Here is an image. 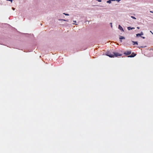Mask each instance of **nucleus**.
Masks as SVG:
<instances>
[{"label": "nucleus", "mask_w": 153, "mask_h": 153, "mask_svg": "<svg viewBox=\"0 0 153 153\" xmlns=\"http://www.w3.org/2000/svg\"><path fill=\"white\" fill-rule=\"evenodd\" d=\"M131 17L133 19H136V18L134 17V16H131Z\"/></svg>", "instance_id": "9d476101"}, {"label": "nucleus", "mask_w": 153, "mask_h": 153, "mask_svg": "<svg viewBox=\"0 0 153 153\" xmlns=\"http://www.w3.org/2000/svg\"><path fill=\"white\" fill-rule=\"evenodd\" d=\"M118 28L120 30H122L123 31L122 27L120 25H119Z\"/></svg>", "instance_id": "20e7f679"}, {"label": "nucleus", "mask_w": 153, "mask_h": 153, "mask_svg": "<svg viewBox=\"0 0 153 153\" xmlns=\"http://www.w3.org/2000/svg\"><path fill=\"white\" fill-rule=\"evenodd\" d=\"M150 32H151L152 33V34H153V33L151 31H150Z\"/></svg>", "instance_id": "dca6fc26"}, {"label": "nucleus", "mask_w": 153, "mask_h": 153, "mask_svg": "<svg viewBox=\"0 0 153 153\" xmlns=\"http://www.w3.org/2000/svg\"><path fill=\"white\" fill-rule=\"evenodd\" d=\"M74 22L75 23V22H76V21H74Z\"/></svg>", "instance_id": "6ab92c4d"}, {"label": "nucleus", "mask_w": 153, "mask_h": 153, "mask_svg": "<svg viewBox=\"0 0 153 153\" xmlns=\"http://www.w3.org/2000/svg\"><path fill=\"white\" fill-rule=\"evenodd\" d=\"M98 1L99 2H100L101 1L100 0H98Z\"/></svg>", "instance_id": "2eb2a0df"}, {"label": "nucleus", "mask_w": 153, "mask_h": 153, "mask_svg": "<svg viewBox=\"0 0 153 153\" xmlns=\"http://www.w3.org/2000/svg\"><path fill=\"white\" fill-rule=\"evenodd\" d=\"M120 41L122 42V41L121 40H120Z\"/></svg>", "instance_id": "aec40b11"}, {"label": "nucleus", "mask_w": 153, "mask_h": 153, "mask_svg": "<svg viewBox=\"0 0 153 153\" xmlns=\"http://www.w3.org/2000/svg\"><path fill=\"white\" fill-rule=\"evenodd\" d=\"M64 21H65V20H63Z\"/></svg>", "instance_id": "5701e85b"}, {"label": "nucleus", "mask_w": 153, "mask_h": 153, "mask_svg": "<svg viewBox=\"0 0 153 153\" xmlns=\"http://www.w3.org/2000/svg\"><path fill=\"white\" fill-rule=\"evenodd\" d=\"M8 1H10L11 3L12 2V0H8Z\"/></svg>", "instance_id": "ddd939ff"}, {"label": "nucleus", "mask_w": 153, "mask_h": 153, "mask_svg": "<svg viewBox=\"0 0 153 153\" xmlns=\"http://www.w3.org/2000/svg\"><path fill=\"white\" fill-rule=\"evenodd\" d=\"M120 39H125V38L124 37L120 36Z\"/></svg>", "instance_id": "423d86ee"}, {"label": "nucleus", "mask_w": 153, "mask_h": 153, "mask_svg": "<svg viewBox=\"0 0 153 153\" xmlns=\"http://www.w3.org/2000/svg\"><path fill=\"white\" fill-rule=\"evenodd\" d=\"M150 13H153V12H152V11H150Z\"/></svg>", "instance_id": "a211bd4d"}, {"label": "nucleus", "mask_w": 153, "mask_h": 153, "mask_svg": "<svg viewBox=\"0 0 153 153\" xmlns=\"http://www.w3.org/2000/svg\"><path fill=\"white\" fill-rule=\"evenodd\" d=\"M106 55L110 57H116L118 56H121L122 55L118 53L113 52L111 53L110 52H106Z\"/></svg>", "instance_id": "f257e3e1"}, {"label": "nucleus", "mask_w": 153, "mask_h": 153, "mask_svg": "<svg viewBox=\"0 0 153 153\" xmlns=\"http://www.w3.org/2000/svg\"><path fill=\"white\" fill-rule=\"evenodd\" d=\"M137 29H139V28H139V27H137Z\"/></svg>", "instance_id": "f3484780"}, {"label": "nucleus", "mask_w": 153, "mask_h": 153, "mask_svg": "<svg viewBox=\"0 0 153 153\" xmlns=\"http://www.w3.org/2000/svg\"><path fill=\"white\" fill-rule=\"evenodd\" d=\"M132 42L134 43V45L135 44H137H137H138L137 42H134V41H132Z\"/></svg>", "instance_id": "0eeeda50"}, {"label": "nucleus", "mask_w": 153, "mask_h": 153, "mask_svg": "<svg viewBox=\"0 0 153 153\" xmlns=\"http://www.w3.org/2000/svg\"><path fill=\"white\" fill-rule=\"evenodd\" d=\"M136 55V54H134V53H132L131 54L128 56V57H134Z\"/></svg>", "instance_id": "7ed1b4c3"}, {"label": "nucleus", "mask_w": 153, "mask_h": 153, "mask_svg": "<svg viewBox=\"0 0 153 153\" xmlns=\"http://www.w3.org/2000/svg\"><path fill=\"white\" fill-rule=\"evenodd\" d=\"M63 14L66 16H68L69 15V14H68L65 13H64Z\"/></svg>", "instance_id": "9b49d317"}, {"label": "nucleus", "mask_w": 153, "mask_h": 153, "mask_svg": "<svg viewBox=\"0 0 153 153\" xmlns=\"http://www.w3.org/2000/svg\"><path fill=\"white\" fill-rule=\"evenodd\" d=\"M140 35L141 36V35H143V32H141L140 33Z\"/></svg>", "instance_id": "f8f14e48"}, {"label": "nucleus", "mask_w": 153, "mask_h": 153, "mask_svg": "<svg viewBox=\"0 0 153 153\" xmlns=\"http://www.w3.org/2000/svg\"><path fill=\"white\" fill-rule=\"evenodd\" d=\"M110 24V25H111V27H112V23H111Z\"/></svg>", "instance_id": "4468645a"}, {"label": "nucleus", "mask_w": 153, "mask_h": 153, "mask_svg": "<svg viewBox=\"0 0 153 153\" xmlns=\"http://www.w3.org/2000/svg\"><path fill=\"white\" fill-rule=\"evenodd\" d=\"M13 10H14V8H13Z\"/></svg>", "instance_id": "412c9836"}, {"label": "nucleus", "mask_w": 153, "mask_h": 153, "mask_svg": "<svg viewBox=\"0 0 153 153\" xmlns=\"http://www.w3.org/2000/svg\"><path fill=\"white\" fill-rule=\"evenodd\" d=\"M136 36L137 37H138V36H140V33H138L136 34Z\"/></svg>", "instance_id": "1a4fd4ad"}, {"label": "nucleus", "mask_w": 153, "mask_h": 153, "mask_svg": "<svg viewBox=\"0 0 153 153\" xmlns=\"http://www.w3.org/2000/svg\"><path fill=\"white\" fill-rule=\"evenodd\" d=\"M127 29L128 30H132L133 29H134V27H127Z\"/></svg>", "instance_id": "39448f33"}, {"label": "nucleus", "mask_w": 153, "mask_h": 153, "mask_svg": "<svg viewBox=\"0 0 153 153\" xmlns=\"http://www.w3.org/2000/svg\"><path fill=\"white\" fill-rule=\"evenodd\" d=\"M107 3H111V0H109L107 1Z\"/></svg>", "instance_id": "6e6552de"}, {"label": "nucleus", "mask_w": 153, "mask_h": 153, "mask_svg": "<svg viewBox=\"0 0 153 153\" xmlns=\"http://www.w3.org/2000/svg\"><path fill=\"white\" fill-rule=\"evenodd\" d=\"M143 38L144 39V38H145V37H143Z\"/></svg>", "instance_id": "4be33fe9"}, {"label": "nucleus", "mask_w": 153, "mask_h": 153, "mask_svg": "<svg viewBox=\"0 0 153 153\" xmlns=\"http://www.w3.org/2000/svg\"><path fill=\"white\" fill-rule=\"evenodd\" d=\"M131 51H126L124 53V54L127 55H130L131 54Z\"/></svg>", "instance_id": "f03ea898"}]
</instances>
